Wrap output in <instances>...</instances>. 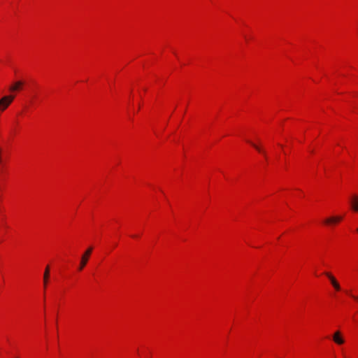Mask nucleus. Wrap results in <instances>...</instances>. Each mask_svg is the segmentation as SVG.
Returning a JSON list of instances; mask_svg holds the SVG:
<instances>
[{
	"mask_svg": "<svg viewBox=\"0 0 358 358\" xmlns=\"http://www.w3.org/2000/svg\"><path fill=\"white\" fill-rule=\"evenodd\" d=\"M15 99L14 95L4 96L0 99V111H4L13 102Z\"/></svg>",
	"mask_w": 358,
	"mask_h": 358,
	"instance_id": "nucleus-1",
	"label": "nucleus"
},
{
	"mask_svg": "<svg viewBox=\"0 0 358 358\" xmlns=\"http://www.w3.org/2000/svg\"><path fill=\"white\" fill-rule=\"evenodd\" d=\"M333 341L338 345H341L345 343V341L342 332L339 330L336 331L332 335Z\"/></svg>",
	"mask_w": 358,
	"mask_h": 358,
	"instance_id": "nucleus-2",
	"label": "nucleus"
},
{
	"mask_svg": "<svg viewBox=\"0 0 358 358\" xmlns=\"http://www.w3.org/2000/svg\"><path fill=\"white\" fill-rule=\"evenodd\" d=\"M92 252V248L90 247L85 251L84 255L82 256L80 266H79L80 271L83 270V268L86 266Z\"/></svg>",
	"mask_w": 358,
	"mask_h": 358,
	"instance_id": "nucleus-3",
	"label": "nucleus"
},
{
	"mask_svg": "<svg viewBox=\"0 0 358 358\" xmlns=\"http://www.w3.org/2000/svg\"><path fill=\"white\" fill-rule=\"evenodd\" d=\"M24 83L22 80H17L13 83L9 87V91L11 92L19 91L22 89Z\"/></svg>",
	"mask_w": 358,
	"mask_h": 358,
	"instance_id": "nucleus-4",
	"label": "nucleus"
},
{
	"mask_svg": "<svg viewBox=\"0 0 358 358\" xmlns=\"http://www.w3.org/2000/svg\"><path fill=\"white\" fill-rule=\"evenodd\" d=\"M325 275L328 277V278L330 280L333 287L335 288L336 290L340 291L341 287L336 278L330 273H325Z\"/></svg>",
	"mask_w": 358,
	"mask_h": 358,
	"instance_id": "nucleus-5",
	"label": "nucleus"
},
{
	"mask_svg": "<svg viewBox=\"0 0 358 358\" xmlns=\"http://www.w3.org/2000/svg\"><path fill=\"white\" fill-rule=\"evenodd\" d=\"M351 207L353 210L358 212V196L356 195L351 199Z\"/></svg>",
	"mask_w": 358,
	"mask_h": 358,
	"instance_id": "nucleus-6",
	"label": "nucleus"
},
{
	"mask_svg": "<svg viewBox=\"0 0 358 358\" xmlns=\"http://www.w3.org/2000/svg\"><path fill=\"white\" fill-rule=\"evenodd\" d=\"M49 275H50V268L48 266H47L45 268V272H44V275H43V283H44L45 287H46V285L48 283Z\"/></svg>",
	"mask_w": 358,
	"mask_h": 358,
	"instance_id": "nucleus-7",
	"label": "nucleus"
},
{
	"mask_svg": "<svg viewBox=\"0 0 358 358\" xmlns=\"http://www.w3.org/2000/svg\"><path fill=\"white\" fill-rule=\"evenodd\" d=\"M342 220V217L335 216L329 217V221H336V223L340 222Z\"/></svg>",
	"mask_w": 358,
	"mask_h": 358,
	"instance_id": "nucleus-8",
	"label": "nucleus"
},
{
	"mask_svg": "<svg viewBox=\"0 0 358 358\" xmlns=\"http://www.w3.org/2000/svg\"><path fill=\"white\" fill-rule=\"evenodd\" d=\"M342 220V217L335 216L329 217V221H336V223L340 222Z\"/></svg>",
	"mask_w": 358,
	"mask_h": 358,
	"instance_id": "nucleus-9",
	"label": "nucleus"
},
{
	"mask_svg": "<svg viewBox=\"0 0 358 358\" xmlns=\"http://www.w3.org/2000/svg\"><path fill=\"white\" fill-rule=\"evenodd\" d=\"M250 144H251V145H252V146H253V147H254L257 150H258V151H259V152H262V153L264 155V156L266 157V153H265L264 152H263V151L262 150V149H261L259 146H257V145H255V144H254V143H251V142H250Z\"/></svg>",
	"mask_w": 358,
	"mask_h": 358,
	"instance_id": "nucleus-10",
	"label": "nucleus"
},
{
	"mask_svg": "<svg viewBox=\"0 0 358 358\" xmlns=\"http://www.w3.org/2000/svg\"><path fill=\"white\" fill-rule=\"evenodd\" d=\"M346 293L349 294L352 298L358 301V296L353 295L350 291H347Z\"/></svg>",
	"mask_w": 358,
	"mask_h": 358,
	"instance_id": "nucleus-11",
	"label": "nucleus"
},
{
	"mask_svg": "<svg viewBox=\"0 0 358 358\" xmlns=\"http://www.w3.org/2000/svg\"><path fill=\"white\" fill-rule=\"evenodd\" d=\"M324 223L328 225L336 224V221H329V217L325 219Z\"/></svg>",
	"mask_w": 358,
	"mask_h": 358,
	"instance_id": "nucleus-12",
	"label": "nucleus"
},
{
	"mask_svg": "<svg viewBox=\"0 0 358 358\" xmlns=\"http://www.w3.org/2000/svg\"><path fill=\"white\" fill-rule=\"evenodd\" d=\"M1 154H2V150H1V148H0V164H2V162H3L2 157H1Z\"/></svg>",
	"mask_w": 358,
	"mask_h": 358,
	"instance_id": "nucleus-13",
	"label": "nucleus"
},
{
	"mask_svg": "<svg viewBox=\"0 0 358 358\" xmlns=\"http://www.w3.org/2000/svg\"><path fill=\"white\" fill-rule=\"evenodd\" d=\"M346 358V357H345Z\"/></svg>",
	"mask_w": 358,
	"mask_h": 358,
	"instance_id": "nucleus-14",
	"label": "nucleus"
}]
</instances>
